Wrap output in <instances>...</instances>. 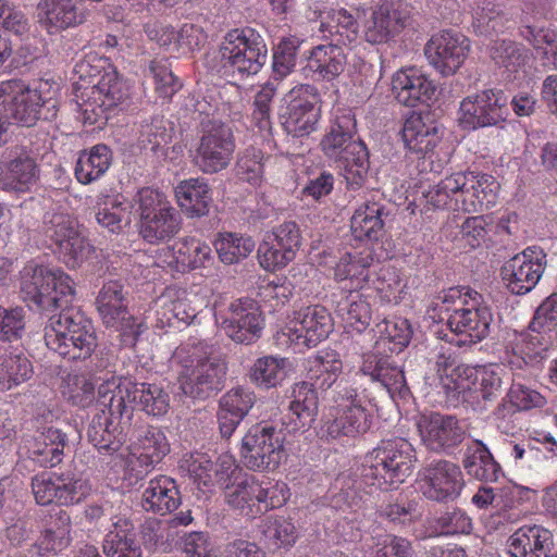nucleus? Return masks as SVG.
<instances>
[{
	"instance_id": "48",
	"label": "nucleus",
	"mask_w": 557,
	"mask_h": 557,
	"mask_svg": "<svg viewBox=\"0 0 557 557\" xmlns=\"http://www.w3.org/2000/svg\"><path fill=\"white\" fill-rule=\"evenodd\" d=\"M66 435L49 426L39 431L29 447L33 459L42 467H54L63 459Z\"/></svg>"
},
{
	"instance_id": "62",
	"label": "nucleus",
	"mask_w": 557,
	"mask_h": 557,
	"mask_svg": "<svg viewBox=\"0 0 557 557\" xmlns=\"http://www.w3.org/2000/svg\"><path fill=\"white\" fill-rule=\"evenodd\" d=\"M310 379L320 381L321 387H331L343 371V362L337 351L323 349L309 359Z\"/></svg>"
},
{
	"instance_id": "44",
	"label": "nucleus",
	"mask_w": 557,
	"mask_h": 557,
	"mask_svg": "<svg viewBox=\"0 0 557 557\" xmlns=\"http://www.w3.org/2000/svg\"><path fill=\"white\" fill-rule=\"evenodd\" d=\"M288 405L292 431L306 430L311 426L318 413V395L312 384L297 382L290 389Z\"/></svg>"
},
{
	"instance_id": "56",
	"label": "nucleus",
	"mask_w": 557,
	"mask_h": 557,
	"mask_svg": "<svg viewBox=\"0 0 557 557\" xmlns=\"http://www.w3.org/2000/svg\"><path fill=\"white\" fill-rule=\"evenodd\" d=\"M255 491L258 517L268 511L282 508L290 498L288 484L272 478L259 479L255 476Z\"/></svg>"
},
{
	"instance_id": "63",
	"label": "nucleus",
	"mask_w": 557,
	"mask_h": 557,
	"mask_svg": "<svg viewBox=\"0 0 557 557\" xmlns=\"http://www.w3.org/2000/svg\"><path fill=\"white\" fill-rule=\"evenodd\" d=\"M521 36L530 42L540 55L543 64L557 70V33L548 28L525 26Z\"/></svg>"
},
{
	"instance_id": "54",
	"label": "nucleus",
	"mask_w": 557,
	"mask_h": 557,
	"mask_svg": "<svg viewBox=\"0 0 557 557\" xmlns=\"http://www.w3.org/2000/svg\"><path fill=\"white\" fill-rule=\"evenodd\" d=\"M463 467L468 474L481 481H496L500 473L499 465L481 441H474L468 445Z\"/></svg>"
},
{
	"instance_id": "37",
	"label": "nucleus",
	"mask_w": 557,
	"mask_h": 557,
	"mask_svg": "<svg viewBox=\"0 0 557 557\" xmlns=\"http://www.w3.org/2000/svg\"><path fill=\"white\" fill-rule=\"evenodd\" d=\"M553 548V534L541 525H523L507 541L510 557H548Z\"/></svg>"
},
{
	"instance_id": "22",
	"label": "nucleus",
	"mask_w": 557,
	"mask_h": 557,
	"mask_svg": "<svg viewBox=\"0 0 557 557\" xmlns=\"http://www.w3.org/2000/svg\"><path fill=\"white\" fill-rule=\"evenodd\" d=\"M318 100L315 87L308 84L297 85L284 96L282 124L288 134L301 137L315 129L320 117Z\"/></svg>"
},
{
	"instance_id": "8",
	"label": "nucleus",
	"mask_w": 557,
	"mask_h": 557,
	"mask_svg": "<svg viewBox=\"0 0 557 557\" xmlns=\"http://www.w3.org/2000/svg\"><path fill=\"white\" fill-rule=\"evenodd\" d=\"M59 84L39 81L33 86L22 81H4L0 83V104L20 124L33 126L40 117L41 109L47 110L45 119L57 112V95Z\"/></svg>"
},
{
	"instance_id": "12",
	"label": "nucleus",
	"mask_w": 557,
	"mask_h": 557,
	"mask_svg": "<svg viewBox=\"0 0 557 557\" xmlns=\"http://www.w3.org/2000/svg\"><path fill=\"white\" fill-rule=\"evenodd\" d=\"M138 233L149 244H159L174 237L182 219L165 194L153 188H141L136 197Z\"/></svg>"
},
{
	"instance_id": "3",
	"label": "nucleus",
	"mask_w": 557,
	"mask_h": 557,
	"mask_svg": "<svg viewBox=\"0 0 557 557\" xmlns=\"http://www.w3.org/2000/svg\"><path fill=\"white\" fill-rule=\"evenodd\" d=\"M77 73L82 78H88L90 84L77 88L84 89L81 96H77V107L83 122L92 125L107 120V112L127 96V88L115 67L108 59L88 58L77 64Z\"/></svg>"
},
{
	"instance_id": "29",
	"label": "nucleus",
	"mask_w": 557,
	"mask_h": 557,
	"mask_svg": "<svg viewBox=\"0 0 557 557\" xmlns=\"http://www.w3.org/2000/svg\"><path fill=\"white\" fill-rule=\"evenodd\" d=\"M39 168L30 152L22 146L5 149L0 158V189L26 193L36 184Z\"/></svg>"
},
{
	"instance_id": "31",
	"label": "nucleus",
	"mask_w": 557,
	"mask_h": 557,
	"mask_svg": "<svg viewBox=\"0 0 557 557\" xmlns=\"http://www.w3.org/2000/svg\"><path fill=\"white\" fill-rule=\"evenodd\" d=\"M195 299L196 295H190L185 289L166 288L156 304V326L164 329L190 324L199 311Z\"/></svg>"
},
{
	"instance_id": "50",
	"label": "nucleus",
	"mask_w": 557,
	"mask_h": 557,
	"mask_svg": "<svg viewBox=\"0 0 557 557\" xmlns=\"http://www.w3.org/2000/svg\"><path fill=\"white\" fill-rule=\"evenodd\" d=\"M336 314L341 318L347 332L362 333L372 320V310L367 297L350 292L336 306Z\"/></svg>"
},
{
	"instance_id": "10",
	"label": "nucleus",
	"mask_w": 557,
	"mask_h": 557,
	"mask_svg": "<svg viewBox=\"0 0 557 557\" xmlns=\"http://www.w3.org/2000/svg\"><path fill=\"white\" fill-rule=\"evenodd\" d=\"M333 399L335 405L320 429L322 438L356 437L369 430L374 405L364 392L337 386Z\"/></svg>"
},
{
	"instance_id": "27",
	"label": "nucleus",
	"mask_w": 557,
	"mask_h": 557,
	"mask_svg": "<svg viewBox=\"0 0 557 557\" xmlns=\"http://www.w3.org/2000/svg\"><path fill=\"white\" fill-rule=\"evenodd\" d=\"M546 264V253L542 248L528 247L505 263L502 276L511 293L523 295L536 286Z\"/></svg>"
},
{
	"instance_id": "36",
	"label": "nucleus",
	"mask_w": 557,
	"mask_h": 557,
	"mask_svg": "<svg viewBox=\"0 0 557 557\" xmlns=\"http://www.w3.org/2000/svg\"><path fill=\"white\" fill-rule=\"evenodd\" d=\"M372 252L368 249L358 252H346L338 258L333 267V277L350 292L366 288L371 281Z\"/></svg>"
},
{
	"instance_id": "49",
	"label": "nucleus",
	"mask_w": 557,
	"mask_h": 557,
	"mask_svg": "<svg viewBox=\"0 0 557 557\" xmlns=\"http://www.w3.org/2000/svg\"><path fill=\"white\" fill-rule=\"evenodd\" d=\"M225 504L235 512L247 519L258 517L256 502L255 475L245 473L236 476L231 484L225 485Z\"/></svg>"
},
{
	"instance_id": "38",
	"label": "nucleus",
	"mask_w": 557,
	"mask_h": 557,
	"mask_svg": "<svg viewBox=\"0 0 557 557\" xmlns=\"http://www.w3.org/2000/svg\"><path fill=\"white\" fill-rule=\"evenodd\" d=\"M467 180L465 172H456L445 176L434 185L422 190L425 210L451 209L462 210Z\"/></svg>"
},
{
	"instance_id": "64",
	"label": "nucleus",
	"mask_w": 557,
	"mask_h": 557,
	"mask_svg": "<svg viewBox=\"0 0 557 557\" xmlns=\"http://www.w3.org/2000/svg\"><path fill=\"white\" fill-rule=\"evenodd\" d=\"M494 62L510 73L522 70L530 61V51L524 47L507 40L495 41L490 49Z\"/></svg>"
},
{
	"instance_id": "16",
	"label": "nucleus",
	"mask_w": 557,
	"mask_h": 557,
	"mask_svg": "<svg viewBox=\"0 0 557 557\" xmlns=\"http://www.w3.org/2000/svg\"><path fill=\"white\" fill-rule=\"evenodd\" d=\"M235 141L232 129L221 121L202 122L201 136L191 152L194 165L206 174L226 169L233 158Z\"/></svg>"
},
{
	"instance_id": "46",
	"label": "nucleus",
	"mask_w": 557,
	"mask_h": 557,
	"mask_svg": "<svg viewBox=\"0 0 557 557\" xmlns=\"http://www.w3.org/2000/svg\"><path fill=\"white\" fill-rule=\"evenodd\" d=\"M293 363L288 358L269 355L259 357L249 370L250 381L261 389L275 388L288 377Z\"/></svg>"
},
{
	"instance_id": "39",
	"label": "nucleus",
	"mask_w": 557,
	"mask_h": 557,
	"mask_svg": "<svg viewBox=\"0 0 557 557\" xmlns=\"http://www.w3.org/2000/svg\"><path fill=\"white\" fill-rule=\"evenodd\" d=\"M346 53L339 44H325L313 47L305 67L306 75L314 79L332 81L343 73Z\"/></svg>"
},
{
	"instance_id": "9",
	"label": "nucleus",
	"mask_w": 557,
	"mask_h": 557,
	"mask_svg": "<svg viewBox=\"0 0 557 557\" xmlns=\"http://www.w3.org/2000/svg\"><path fill=\"white\" fill-rule=\"evenodd\" d=\"M21 292L26 301L50 311L69 306L75 287L73 280L62 270L32 260L21 271Z\"/></svg>"
},
{
	"instance_id": "15",
	"label": "nucleus",
	"mask_w": 557,
	"mask_h": 557,
	"mask_svg": "<svg viewBox=\"0 0 557 557\" xmlns=\"http://www.w3.org/2000/svg\"><path fill=\"white\" fill-rule=\"evenodd\" d=\"M267 46L251 28L233 29L226 34L219 50L222 66L240 75H255L264 65Z\"/></svg>"
},
{
	"instance_id": "6",
	"label": "nucleus",
	"mask_w": 557,
	"mask_h": 557,
	"mask_svg": "<svg viewBox=\"0 0 557 557\" xmlns=\"http://www.w3.org/2000/svg\"><path fill=\"white\" fill-rule=\"evenodd\" d=\"M356 120L350 111L337 115L321 141L325 156L339 162L343 176L351 189L360 188L369 172V153L364 144L354 140Z\"/></svg>"
},
{
	"instance_id": "55",
	"label": "nucleus",
	"mask_w": 557,
	"mask_h": 557,
	"mask_svg": "<svg viewBox=\"0 0 557 557\" xmlns=\"http://www.w3.org/2000/svg\"><path fill=\"white\" fill-rule=\"evenodd\" d=\"M32 374L33 366L23 352L5 349L0 354V391L24 383Z\"/></svg>"
},
{
	"instance_id": "5",
	"label": "nucleus",
	"mask_w": 557,
	"mask_h": 557,
	"mask_svg": "<svg viewBox=\"0 0 557 557\" xmlns=\"http://www.w3.org/2000/svg\"><path fill=\"white\" fill-rule=\"evenodd\" d=\"M205 349L202 343L185 344L177 347L171 358L180 389L191 398L203 399L219 391L226 373L225 363L218 358L206 357Z\"/></svg>"
},
{
	"instance_id": "2",
	"label": "nucleus",
	"mask_w": 557,
	"mask_h": 557,
	"mask_svg": "<svg viewBox=\"0 0 557 557\" xmlns=\"http://www.w3.org/2000/svg\"><path fill=\"white\" fill-rule=\"evenodd\" d=\"M428 314L434 322L446 321L459 346L486 338L493 322V313L483 296L469 288L443 290L432 299Z\"/></svg>"
},
{
	"instance_id": "25",
	"label": "nucleus",
	"mask_w": 557,
	"mask_h": 557,
	"mask_svg": "<svg viewBox=\"0 0 557 557\" xmlns=\"http://www.w3.org/2000/svg\"><path fill=\"white\" fill-rule=\"evenodd\" d=\"M552 336L532 322L527 331L508 332L505 342V360L516 369L536 366L547 358Z\"/></svg>"
},
{
	"instance_id": "34",
	"label": "nucleus",
	"mask_w": 557,
	"mask_h": 557,
	"mask_svg": "<svg viewBox=\"0 0 557 557\" xmlns=\"http://www.w3.org/2000/svg\"><path fill=\"white\" fill-rule=\"evenodd\" d=\"M401 137L409 151L426 157L441 141L443 131L430 113L414 112L405 120Z\"/></svg>"
},
{
	"instance_id": "41",
	"label": "nucleus",
	"mask_w": 557,
	"mask_h": 557,
	"mask_svg": "<svg viewBox=\"0 0 557 557\" xmlns=\"http://www.w3.org/2000/svg\"><path fill=\"white\" fill-rule=\"evenodd\" d=\"M102 550L107 557H143L134 524L125 515L112 517V528L103 539Z\"/></svg>"
},
{
	"instance_id": "28",
	"label": "nucleus",
	"mask_w": 557,
	"mask_h": 557,
	"mask_svg": "<svg viewBox=\"0 0 557 557\" xmlns=\"http://www.w3.org/2000/svg\"><path fill=\"white\" fill-rule=\"evenodd\" d=\"M213 260L210 246L195 237H184L156 250L154 264L171 271L186 272L206 268Z\"/></svg>"
},
{
	"instance_id": "40",
	"label": "nucleus",
	"mask_w": 557,
	"mask_h": 557,
	"mask_svg": "<svg viewBox=\"0 0 557 557\" xmlns=\"http://www.w3.org/2000/svg\"><path fill=\"white\" fill-rule=\"evenodd\" d=\"M467 187H465V198L462 201V211L482 212L492 208L496 201L499 190L498 182L488 174L465 172Z\"/></svg>"
},
{
	"instance_id": "26",
	"label": "nucleus",
	"mask_w": 557,
	"mask_h": 557,
	"mask_svg": "<svg viewBox=\"0 0 557 557\" xmlns=\"http://www.w3.org/2000/svg\"><path fill=\"white\" fill-rule=\"evenodd\" d=\"M417 485L425 498L447 502L459 496L465 481L457 465L447 460H438L420 470Z\"/></svg>"
},
{
	"instance_id": "60",
	"label": "nucleus",
	"mask_w": 557,
	"mask_h": 557,
	"mask_svg": "<svg viewBox=\"0 0 557 557\" xmlns=\"http://www.w3.org/2000/svg\"><path fill=\"white\" fill-rule=\"evenodd\" d=\"M214 247L223 263L233 264L248 257L253 251L256 244L248 236L222 233L214 240Z\"/></svg>"
},
{
	"instance_id": "24",
	"label": "nucleus",
	"mask_w": 557,
	"mask_h": 557,
	"mask_svg": "<svg viewBox=\"0 0 557 557\" xmlns=\"http://www.w3.org/2000/svg\"><path fill=\"white\" fill-rule=\"evenodd\" d=\"M416 426L422 444L436 453H448L465 438L462 423L451 414L424 412L416 418Z\"/></svg>"
},
{
	"instance_id": "51",
	"label": "nucleus",
	"mask_w": 557,
	"mask_h": 557,
	"mask_svg": "<svg viewBox=\"0 0 557 557\" xmlns=\"http://www.w3.org/2000/svg\"><path fill=\"white\" fill-rule=\"evenodd\" d=\"M112 163V152L107 145L98 144L83 151L75 165V177L84 185L102 177Z\"/></svg>"
},
{
	"instance_id": "21",
	"label": "nucleus",
	"mask_w": 557,
	"mask_h": 557,
	"mask_svg": "<svg viewBox=\"0 0 557 557\" xmlns=\"http://www.w3.org/2000/svg\"><path fill=\"white\" fill-rule=\"evenodd\" d=\"M170 453V443L158 428L149 426L138 433L128 446L124 480L129 484L141 480Z\"/></svg>"
},
{
	"instance_id": "1",
	"label": "nucleus",
	"mask_w": 557,
	"mask_h": 557,
	"mask_svg": "<svg viewBox=\"0 0 557 557\" xmlns=\"http://www.w3.org/2000/svg\"><path fill=\"white\" fill-rule=\"evenodd\" d=\"M416 462V450L407 440L395 437L382 441L377 447L366 455L358 486H356L357 482H351L345 474L335 480L334 490L339 492L332 494L331 507L336 510L358 507L361 496L357 494V488L361 484L382 491L396 488L412 473Z\"/></svg>"
},
{
	"instance_id": "7",
	"label": "nucleus",
	"mask_w": 557,
	"mask_h": 557,
	"mask_svg": "<svg viewBox=\"0 0 557 557\" xmlns=\"http://www.w3.org/2000/svg\"><path fill=\"white\" fill-rule=\"evenodd\" d=\"M436 373L442 388L454 397L473 392L485 401H494L503 392L504 369L498 364L472 368L458 364L450 355H440Z\"/></svg>"
},
{
	"instance_id": "45",
	"label": "nucleus",
	"mask_w": 557,
	"mask_h": 557,
	"mask_svg": "<svg viewBox=\"0 0 557 557\" xmlns=\"http://www.w3.org/2000/svg\"><path fill=\"white\" fill-rule=\"evenodd\" d=\"M72 521L67 513L61 512L39 535L33 545V557L55 556L72 543Z\"/></svg>"
},
{
	"instance_id": "14",
	"label": "nucleus",
	"mask_w": 557,
	"mask_h": 557,
	"mask_svg": "<svg viewBox=\"0 0 557 557\" xmlns=\"http://www.w3.org/2000/svg\"><path fill=\"white\" fill-rule=\"evenodd\" d=\"M332 330L333 320L327 309L312 305L296 310L275 338L278 346L301 352L324 341Z\"/></svg>"
},
{
	"instance_id": "42",
	"label": "nucleus",
	"mask_w": 557,
	"mask_h": 557,
	"mask_svg": "<svg viewBox=\"0 0 557 557\" xmlns=\"http://www.w3.org/2000/svg\"><path fill=\"white\" fill-rule=\"evenodd\" d=\"M181 504V495L174 479L158 475L148 482L143 492L141 505L147 511L165 515L175 510Z\"/></svg>"
},
{
	"instance_id": "61",
	"label": "nucleus",
	"mask_w": 557,
	"mask_h": 557,
	"mask_svg": "<svg viewBox=\"0 0 557 557\" xmlns=\"http://www.w3.org/2000/svg\"><path fill=\"white\" fill-rule=\"evenodd\" d=\"M129 214V207L117 196H104L98 201L97 222L111 233L122 231L131 221Z\"/></svg>"
},
{
	"instance_id": "59",
	"label": "nucleus",
	"mask_w": 557,
	"mask_h": 557,
	"mask_svg": "<svg viewBox=\"0 0 557 557\" xmlns=\"http://www.w3.org/2000/svg\"><path fill=\"white\" fill-rule=\"evenodd\" d=\"M454 231L453 224L447 223L444 227L446 237L455 244L456 248L468 250L479 247L485 239L486 230L483 216L467 218L460 227L456 226Z\"/></svg>"
},
{
	"instance_id": "52",
	"label": "nucleus",
	"mask_w": 557,
	"mask_h": 557,
	"mask_svg": "<svg viewBox=\"0 0 557 557\" xmlns=\"http://www.w3.org/2000/svg\"><path fill=\"white\" fill-rule=\"evenodd\" d=\"M110 412L102 410L96 414L87 430L89 442L98 449L109 454L115 453L122 446L124 441L122 428L114 422Z\"/></svg>"
},
{
	"instance_id": "4",
	"label": "nucleus",
	"mask_w": 557,
	"mask_h": 557,
	"mask_svg": "<svg viewBox=\"0 0 557 557\" xmlns=\"http://www.w3.org/2000/svg\"><path fill=\"white\" fill-rule=\"evenodd\" d=\"M98 400L110 413L127 422L137 407L149 416L159 417L168 412L170 397L164 389L151 383H136L115 374L103 379L98 387Z\"/></svg>"
},
{
	"instance_id": "33",
	"label": "nucleus",
	"mask_w": 557,
	"mask_h": 557,
	"mask_svg": "<svg viewBox=\"0 0 557 557\" xmlns=\"http://www.w3.org/2000/svg\"><path fill=\"white\" fill-rule=\"evenodd\" d=\"M36 18L44 30L53 35L83 24L86 14L78 0H39Z\"/></svg>"
},
{
	"instance_id": "47",
	"label": "nucleus",
	"mask_w": 557,
	"mask_h": 557,
	"mask_svg": "<svg viewBox=\"0 0 557 557\" xmlns=\"http://www.w3.org/2000/svg\"><path fill=\"white\" fill-rule=\"evenodd\" d=\"M175 198L188 216H202L209 211L212 200L211 188L203 178L185 180L175 187Z\"/></svg>"
},
{
	"instance_id": "13",
	"label": "nucleus",
	"mask_w": 557,
	"mask_h": 557,
	"mask_svg": "<svg viewBox=\"0 0 557 557\" xmlns=\"http://www.w3.org/2000/svg\"><path fill=\"white\" fill-rule=\"evenodd\" d=\"M284 429L272 422H260L252 425L240 443L243 463L252 471H275L285 458Z\"/></svg>"
},
{
	"instance_id": "18",
	"label": "nucleus",
	"mask_w": 557,
	"mask_h": 557,
	"mask_svg": "<svg viewBox=\"0 0 557 557\" xmlns=\"http://www.w3.org/2000/svg\"><path fill=\"white\" fill-rule=\"evenodd\" d=\"M45 233L55 246L60 260L67 268L79 267L92 250L78 221L69 213L52 214L46 224Z\"/></svg>"
},
{
	"instance_id": "43",
	"label": "nucleus",
	"mask_w": 557,
	"mask_h": 557,
	"mask_svg": "<svg viewBox=\"0 0 557 557\" xmlns=\"http://www.w3.org/2000/svg\"><path fill=\"white\" fill-rule=\"evenodd\" d=\"M253 401V393L242 387L233 388L222 396L218 420L220 432L224 437L233 434L252 407Z\"/></svg>"
},
{
	"instance_id": "32",
	"label": "nucleus",
	"mask_w": 557,
	"mask_h": 557,
	"mask_svg": "<svg viewBox=\"0 0 557 557\" xmlns=\"http://www.w3.org/2000/svg\"><path fill=\"white\" fill-rule=\"evenodd\" d=\"M435 86L422 70L411 66L397 71L392 78L395 99L410 108L428 103L435 94Z\"/></svg>"
},
{
	"instance_id": "57",
	"label": "nucleus",
	"mask_w": 557,
	"mask_h": 557,
	"mask_svg": "<svg viewBox=\"0 0 557 557\" xmlns=\"http://www.w3.org/2000/svg\"><path fill=\"white\" fill-rule=\"evenodd\" d=\"M383 207L379 203L360 206L350 221V228L355 238L377 240L383 232Z\"/></svg>"
},
{
	"instance_id": "35",
	"label": "nucleus",
	"mask_w": 557,
	"mask_h": 557,
	"mask_svg": "<svg viewBox=\"0 0 557 557\" xmlns=\"http://www.w3.org/2000/svg\"><path fill=\"white\" fill-rule=\"evenodd\" d=\"M359 371L371 381L379 382L393 399L406 398L409 395L403 370L394 366L387 356L375 352L364 354Z\"/></svg>"
},
{
	"instance_id": "53",
	"label": "nucleus",
	"mask_w": 557,
	"mask_h": 557,
	"mask_svg": "<svg viewBox=\"0 0 557 557\" xmlns=\"http://www.w3.org/2000/svg\"><path fill=\"white\" fill-rule=\"evenodd\" d=\"M110 375L107 373L104 376L95 377L89 374H70L64 381L62 394L77 407L86 408L96 401L99 406L106 408L98 400V387L103 379Z\"/></svg>"
},
{
	"instance_id": "19",
	"label": "nucleus",
	"mask_w": 557,
	"mask_h": 557,
	"mask_svg": "<svg viewBox=\"0 0 557 557\" xmlns=\"http://www.w3.org/2000/svg\"><path fill=\"white\" fill-rule=\"evenodd\" d=\"M506 104L502 90L488 88L472 92L459 103L458 125L466 131L495 126L506 121Z\"/></svg>"
},
{
	"instance_id": "30",
	"label": "nucleus",
	"mask_w": 557,
	"mask_h": 557,
	"mask_svg": "<svg viewBox=\"0 0 557 557\" xmlns=\"http://www.w3.org/2000/svg\"><path fill=\"white\" fill-rule=\"evenodd\" d=\"M221 326L226 335L238 344H251L261 336L263 320L258 304L250 298L232 301L227 312L221 317Z\"/></svg>"
},
{
	"instance_id": "17",
	"label": "nucleus",
	"mask_w": 557,
	"mask_h": 557,
	"mask_svg": "<svg viewBox=\"0 0 557 557\" xmlns=\"http://www.w3.org/2000/svg\"><path fill=\"white\" fill-rule=\"evenodd\" d=\"M96 305L102 322L108 327L120 332L123 345L134 346L138 336L145 331V326L129 314L123 285L119 281H109L103 284Z\"/></svg>"
},
{
	"instance_id": "23",
	"label": "nucleus",
	"mask_w": 557,
	"mask_h": 557,
	"mask_svg": "<svg viewBox=\"0 0 557 557\" xmlns=\"http://www.w3.org/2000/svg\"><path fill=\"white\" fill-rule=\"evenodd\" d=\"M470 52V40L461 33L443 30L425 45L429 64L442 76H451L463 65Z\"/></svg>"
},
{
	"instance_id": "20",
	"label": "nucleus",
	"mask_w": 557,
	"mask_h": 557,
	"mask_svg": "<svg viewBox=\"0 0 557 557\" xmlns=\"http://www.w3.org/2000/svg\"><path fill=\"white\" fill-rule=\"evenodd\" d=\"M411 8L404 0H383L371 9L362 22V34L371 45L386 44L409 24Z\"/></svg>"
},
{
	"instance_id": "11",
	"label": "nucleus",
	"mask_w": 557,
	"mask_h": 557,
	"mask_svg": "<svg viewBox=\"0 0 557 557\" xmlns=\"http://www.w3.org/2000/svg\"><path fill=\"white\" fill-rule=\"evenodd\" d=\"M46 346L70 360L86 359L97 347L92 324L81 314L52 315L45 327Z\"/></svg>"
},
{
	"instance_id": "58",
	"label": "nucleus",
	"mask_w": 557,
	"mask_h": 557,
	"mask_svg": "<svg viewBox=\"0 0 557 557\" xmlns=\"http://www.w3.org/2000/svg\"><path fill=\"white\" fill-rule=\"evenodd\" d=\"M180 470L198 490L209 492L213 487V462L207 454H185L180 460Z\"/></svg>"
}]
</instances>
